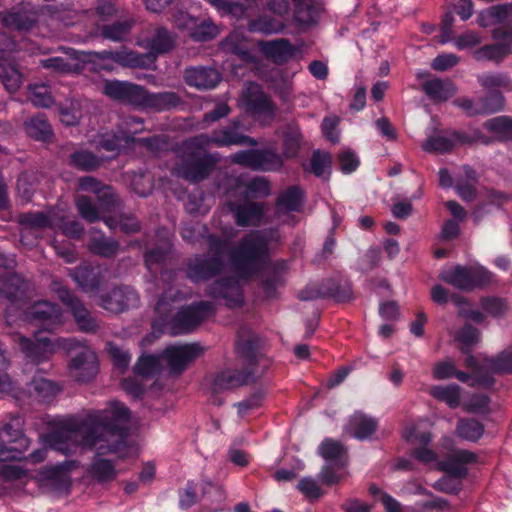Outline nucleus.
<instances>
[{
	"label": "nucleus",
	"mask_w": 512,
	"mask_h": 512,
	"mask_svg": "<svg viewBox=\"0 0 512 512\" xmlns=\"http://www.w3.org/2000/svg\"><path fill=\"white\" fill-rule=\"evenodd\" d=\"M129 408L119 401L110 403L109 409L88 413L84 419L88 425L87 443L97 445V456L118 454L128 451L130 434L126 424L130 421Z\"/></svg>",
	"instance_id": "1"
},
{
	"label": "nucleus",
	"mask_w": 512,
	"mask_h": 512,
	"mask_svg": "<svg viewBox=\"0 0 512 512\" xmlns=\"http://www.w3.org/2000/svg\"><path fill=\"white\" fill-rule=\"evenodd\" d=\"M154 310L158 318L153 321V328L171 336L190 334L215 314L214 305L209 301L201 300L182 306L170 316L172 304L165 295L159 297Z\"/></svg>",
	"instance_id": "2"
},
{
	"label": "nucleus",
	"mask_w": 512,
	"mask_h": 512,
	"mask_svg": "<svg viewBox=\"0 0 512 512\" xmlns=\"http://www.w3.org/2000/svg\"><path fill=\"white\" fill-rule=\"evenodd\" d=\"M269 257L268 239L259 230L245 234L230 252L233 266L246 274L257 273Z\"/></svg>",
	"instance_id": "3"
},
{
	"label": "nucleus",
	"mask_w": 512,
	"mask_h": 512,
	"mask_svg": "<svg viewBox=\"0 0 512 512\" xmlns=\"http://www.w3.org/2000/svg\"><path fill=\"white\" fill-rule=\"evenodd\" d=\"M88 425L83 418H72L49 433L40 436L44 446L65 456L76 452L79 446L86 449H97V445L87 443Z\"/></svg>",
	"instance_id": "4"
},
{
	"label": "nucleus",
	"mask_w": 512,
	"mask_h": 512,
	"mask_svg": "<svg viewBox=\"0 0 512 512\" xmlns=\"http://www.w3.org/2000/svg\"><path fill=\"white\" fill-rule=\"evenodd\" d=\"M15 426H19L18 419L5 423L0 430V462L29 459L36 464L44 461L49 447L43 445L42 448L32 451L26 457L25 452L30 446V440L22 429Z\"/></svg>",
	"instance_id": "5"
},
{
	"label": "nucleus",
	"mask_w": 512,
	"mask_h": 512,
	"mask_svg": "<svg viewBox=\"0 0 512 512\" xmlns=\"http://www.w3.org/2000/svg\"><path fill=\"white\" fill-rule=\"evenodd\" d=\"M439 278L459 290L472 291L487 286L491 282V273L483 267L456 265L441 272Z\"/></svg>",
	"instance_id": "6"
},
{
	"label": "nucleus",
	"mask_w": 512,
	"mask_h": 512,
	"mask_svg": "<svg viewBox=\"0 0 512 512\" xmlns=\"http://www.w3.org/2000/svg\"><path fill=\"white\" fill-rule=\"evenodd\" d=\"M52 291L57 298L71 312L79 330L85 333H94L98 329L96 319L91 315L90 311L85 307L83 302L61 282L53 281L51 284Z\"/></svg>",
	"instance_id": "7"
},
{
	"label": "nucleus",
	"mask_w": 512,
	"mask_h": 512,
	"mask_svg": "<svg viewBox=\"0 0 512 512\" xmlns=\"http://www.w3.org/2000/svg\"><path fill=\"white\" fill-rule=\"evenodd\" d=\"M42 10L43 6L35 4L33 0H23L9 10L0 12V19L9 30L27 32L36 26Z\"/></svg>",
	"instance_id": "8"
},
{
	"label": "nucleus",
	"mask_w": 512,
	"mask_h": 512,
	"mask_svg": "<svg viewBox=\"0 0 512 512\" xmlns=\"http://www.w3.org/2000/svg\"><path fill=\"white\" fill-rule=\"evenodd\" d=\"M26 318L38 327L36 333H54L64 323L63 311L60 306L50 301H37L25 311Z\"/></svg>",
	"instance_id": "9"
},
{
	"label": "nucleus",
	"mask_w": 512,
	"mask_h": 512,
	"mask_svg": "<svg viewBox=\"0 0 512 512\" xmlns=\"http://www.w3.org/2000/svg\"><path fill=\"white\" fill-rule=\"evenodd\" d=\"M232 162L253 171H276L283 162L281 157L270 149H247L232 155Z\"/></svg>",
	"instance_id": "10"
},
{
	"label": "nucleus",
	"mask_w": 512,
	"mask_h": 512,
	"mask_svg": "<svg viewBox=\"0 0 512 512\" xmlns=\"http://www.w3.org/2000/svg\"><path fill=\"white\" fill-rule=\"evenodd\" d=\"M219 160L218 153L189 152L182 159V176L190 182H200L213 172Z\"/></svg>",
	"instance_id": "11"
},
{
	"label": "nucleus",
	"mask_w": 512,
	"mask_h": 512,
	"mask_svg": "<svg viewBox=\"0 0 512 512\" xmlns=\"http://www.w3.org/2000/svg\"><path fill=\"white\" fill-rule=\"evenodd\" d=\"M202 353L203 348L198 343L171 344L161 352V357L166 361L171 374H181Z\"/></svg>",
	"instance_id": "12"
},
{
	"label": "nucleus",
	"mask_w": 512,
	"mask_h": 512,
	"mask_svg": "<svg viewBox=\"0 0 512 512\" xmlns=\"http://www.w3.org/2000/svg\"><path fill=\"white\" fill-rule=\"evenodd\" d=\"M145 88L141 85L120 80H107L103 93L114 101L142 108Z\"/></svg>",
	"instance_id": "13"
},
{
	"label": "nucleus",
	"mask_w": 512,
	"mask_h": 512,
	"mask_svg": "<svg viewBox=\"0 0 512 512\" xmlns=\"http://www.w3.org/2000/svg\"><path fill=\"white\" fill-rule=\"evenodd\" d=\"M242 122L239 118H233L226 125H221L213 129L214 147L223 148L231 146L247 145L251 147L257 146L256 139L245 135L242 132Z\"/></svg>",
	"instance_id": "14"
},
{
	"label": "nucleus",
	"mask_w": 512,
	"mask_h": 512,
	"mask_svg": "<svg viewBox=\"0 0 512 512\" xmlns=\"http://www.w3.org/2000/svg\"><path fill=\"white\" fill-rule=\"evenodd\" d=\"M139 304L140 298L137 291L128 285L116 286L100 297V306L113 313L136 308Z\"/></svg>",
	"instance_id": "15"
},
{
	"label": "nucleus",
	"mask_w": 512,
	"mask_h": 512,
	"mask_svg": "<svg viewBox=\"0 0 512 512\" xmlns=\"http://www.w3.org/2000/svg\"><path fill=\"white\" fill-rule=\"evenodd\" d=\"M235 348L244 368L251 369L254 374L263 356L260 337L252 332L238 334Z\"/></svg>",
	"instance_id": "16"
},
{
	"label": "nucleus",
	"mask_w": 512,
	"mask_h": 512,
	"mask_svg": "<svg viewBox=\"0 0 512 512\" xmlns=\"http://www.w3.org/2000/svg\"><path fill=\"white\" fill-rule=\"evenodd\" d=\"M225 268L224 259H218L210 256H197L187 265L186 275L193 283L208 281Z\"/></svg>",
	"instance_id": "17"
},
{
	"label": "nucleus",
	"mask_w": 512,
	"mask_h": 512,
	"mask_svg": "<svg viewBox=\"0 0 512 512\" xmlns=\"http://www.w3.org/2000/svg\"><path fill=\"white\" fill-rule=\"evenodd\" d=\"M209 295L225 300L229 308H240L244 304V293L238 280L231 276L218 279L209 287Z\"/></svg>",
	"instance_id": "18"
},
{
	"label": "nucleus",
	"mask_w": 512,
	"mask_h": 512,
	"mask_svg": "<svg viewBox=\"0 0 512 512\" xmlns=\"http://www.w3.org/2000/svg\"><path fill=\"white\" fill-rule=\"evenodd\" d=\"M117 14L115 4L110 1H98L94 10H85L81 12H68L62 14L59 18L65 27L81 26L91 16L97 15L102 22L109 21Z\"/></svg>",
	"instance_id": "19"
},
{
	"label": "nucleus",
	"mask_w": 512,
	"mask_h": 512,
	"mask_svg": "<svg viewBox=\"0 0 512 512\" xmlns=\"http://www.w3.org/2000/svg\"><path fill=\"white\" fill-rule=\"evenodd\" d=\"M0 297L13 305L25 304L28 298L27 283L16 273L3 272L0 274Z\"/></svg>",
	"instance_id": "20"
},
{
	"label": "nucleus",
	"mask_w": 512,
	"mask_h": 512,
	"mask_svg": "<svg viewBox=\"0 0 512 512\" xmlns=\"http://www.w3.org/2000/svg\"><path fill=\"white\" fill-rule=\"evenodd\" d=\"M478 461L475 452L466 449H457L440 462V469L455 479L462 480L468 475L467 464H474Z\"/></svg>",
	"instance_id": "21"
},
{
	"label": "nucleus",
	"mask_w": 512,
	"mask_h": 512,
	"mask_svg": "<svg viewBox=\"0 0 512 512\" xmlns=\"http://www.w3.org/2000/svg\"><path fill=\"white\" fill-rule=\"evenodd\" d=\"M68 367L71 377L82 383L93 380L98 373L96 356L87 350L77 353L70 360Z\"/></svg>",
	"instance_id": "22"
},
{
	"label": "nucleus",
	"mask_w": 512,
	"mask_h": 512,
	"mask_svg": "<svg viewBox=\"0 0 512 512\" xmlns=\"http://www.w3.org/2000/svg\"><path fill=\"white\" fill-rule=\"evenodd\" d=\"M19 345L26 358L37 364L47 361L54 352L52 340L39 333H35V340L21 337Z\"/></svg>",
	"instance_id": "23"
},
{
	"label": "nucleus",
	"mask_w": 512,
	"mask_h": 512,
	"mask_svg": "<svg viewBox=\"0 0 512 512\" xmlns=\"http://www.w3.org/2000/svg\"><path fill=\"white\" fill-rule=\"evenodd\" d=\"M263 55L273 63L282 65L293 59L297 53L296 47L287 38H278L259 42Z\"/></svg>",
	"instance_id": "24"
},
{
	"label": "nucleus",
	"mask_w": 512,
	"mask_h": 512,
	"mask_svg": "<svg viewBox=\"0 0 512 512\" xmlns=\"http://www.w3.org/2000/svg\"><path fill=\"white\" fill-rule=\"evenodd\" d=\"M221 79V74L213 67L197 66L186 68L184 71L185 83L199 90L213 89Z\"/></svg>",
	"instance_id": "25"
},
{
	"label": "nucleus",
	"mask_w": 512,
	"mask_h": 512,
	"mask_svg": "<svg viewBox=\"0 0 512 512\" xmlns=\"http://www.w3.org/2000/svg\"><path fill=\"white\" fill-rule=\"evenodd\" d=\"M70 276L84 292H96L104 281L102 268L98 265L82 264Z\"/></svg>",
	"instance_id": "26"
},
{
	"label": "nucleus",
	"mask_w": 512,
	"mask_h": 512,
	"mask_svg": "<svg viewBox=\"0 0 512 512\" xmlns=\"http://www.w3.org/2000/svg\"><path fill=\"white\" fill-rule=\"evenodd\" d=\"M321 292L325 298L337 303H346L353 299L352 284L348 278L332 277L321 282Z\"/></svg>",
	"instance_id": "27"
},
{
	"label": "nucleus",
	"mask_w": 512,
	"mask_h": 512,
	"mask_svg": "<svg viewBox=\"0 0 512 512\" xmlns=\"http://www.w3.org/2000/svg\"><path fill=\"white\" fill-rule=\"evenodd\" d=\"M254 381V374L251 369L224 370L219 372L213 382L215 390H229L232 388L247 385Z\"/></svg>",
	"instance_id": "28"
},
{
	"label": "nucleus",
	"mask_w": 512,
	"mask_h": 512,
	"mask_svg": "<svg viewBox=\"0 0 512 512\" xmlns=\"http://www.w3.org/2000/svg\"><path fill=\"white\" fill-rule=\"evenodd\" d=\"M133 25L134 21L132 19L117 20L112 24L102 26L93 23L87 33L90 36H100L104 39L118 42L124 40L129 35Z\"/></svg>",
	"instance_id": "29"
},
{
	"label": "nucleus",
	"mask_w": 512,
	"mask_h": 512,
	"mask_svg": "<svg viewBox=\"0 0 512 512\" xmlns=\"http://www.w3.org/2000/svg\"><path fill=\"white\" fill-rule=\"evenodd\" d=\"M181 103V97L174 91L152 93L145 89L142 108L163 112L175 109Z\"/></svg>",
	"instance_id": "30"
},
{
	"label": "nucleus",
	"mask_w": 512,
	"mask_h": 512,
	"mask_svg": "<svg viewBox=\"0 0 512 512\" xmlns=\"http://www.w3.org/2000/svg\"><path fill=\"white\" fill-rule=\"evenodd\" d=\"M117 129L122 133L130 145L138 141L149 148H153L154 143L157 140V137L155 136L136 140L135 135L143 132L145 129L144 120L138 116L128 115L121 118L117 124Z\"/></svg>",
	"instance_id": "31"
},
{
	"label": "nucleus",
	"mask_w": 512,
	"mask_h": 512,
	"mask_svg": "<svg viewBox=\"0 0 512 512\" xmlns=\"http://www.w3.org/2000/svg\"><path fill=\"white\" fill-rule=\"evenodd\" d=\"M231 211L234 213L235 222L239 227L257 225L264 216V206L259 202L233 204Z\"/></svg>",
	"instance_id": "32"
},
{
	"label": "nucleus",
	"mask_w": 512,
	"mask_h": 512,
	"mask_svg": "<svg viewBox=\"0 0 512 512\" xmlns=\"http://www.w3.org/2000/svg\"><path fill=\"white\" fill-rule=\"evenodd\" d=\"M26 134L35 141L49 143L53 136V129L44 113H37L24 121Z\"/></svg>",
	"instance_id": "33"
},
{
	"label": "nucleus",
	"mask_w": 512,
	"mask_h": 512,
	"mask_svg": "<svg viewBox=\"0 0 512 512\" xmlns=\"http://www.w3.org/2000/svg\"><path fill=\"white\" fill-rule=\"evenodd\" d=\"M378 420L361 412H355L349 420L351 435L360 441L369 439L378 429Z\"/></svg>",
	"instance_id": "34"
},
{
	"label": "nucleus",
	"mask_w": 512,
	"mask_h": 512,
	"mask_svg": "<svg viewBox=\"0 0 512 512\" xmlns=\"http://www.w3.org/2000/svg\"><path fill=\"white\" fill-rule=\"evenodd\" d=\"M93 232L98 233V235L90 237L87 245L89 251L92 254L103 258L115 257L120 249L119 242L115 239L106 237L101 230H97L96 228H93Z\"/></svg>",
	"instance_id": "35"
},
{
	"label": "nucleus",
	"mask_w": 512,
	"mask_h": 512,
	"mask_svg": "<svg viewBox=\"0 0 512 512\" xmlns=\"http://www.w3.org/2000/svg\"><path fill=\"white\" fill-rule=\"evenodd\" d=\"M175 45V35L165 27H158L154 34L147 39L146 48L150 55L157 57L170 52Z\"/></svg>",
	"instance_id": "36"
},
{
	"label": "nucleus",
	"mask_w": 512,
	"mask_h": 512,
	"mask_svg": "<svg viewBox=\"0 0 512 512\" xmlns=\"http://www.w3.org/2000/svg\"><path fill=\"white\" fill-rule=\"evenodd\" d=\"M423 92L433 102H445L455 95L457 89L450 80L434 78L422 84Z\"/></svg>",
	"instance_id": "37"
},
{
	"label": "nucleus",
	"mask_w": 512,
	"mask_h": 512,
	"mask_svg": "<svg viewBox=\"0 0 512 512\" xmlns=\"http://www.w3.org/2000/svg\"><path fill=\"white\" fill-rule=\"evenodd\" d=\"M319 454L328 463H334L338 468H345L347 465L346 447L337 440L325 438L319 445Z\"/></svg>",
	"instance_id": "38"
},
{
	"label": "nucleus",
	"mask_w": 512,
	"mask_h": 512,
	"mask_svg": "<svg viewBox=\"0 0 512 512\" xmlns=\"http://www.w3.org/2000/svg\"><path fill=\"white\" fill-rule=\"evenodd\" d=\"M246 105L248 111L256 115H273L276 110L271 97L260 89L247 94Z\"/></svg>",
	"instance_id": "39"
},
{
	"label": "nucleus",
	"mask_w": 512,
	"mask_h": 512,
	"mask_svg": "<svg viewBox=\"0 0 512 512\" xmlns=\"http://www.w3.org/2000/svg\"><path fill=\"white\" fill-rule=\"evenodd\" d=\"M163 358L159 355L143 354L141 355L133 367L135 375L148 379L159 375L163 370Z\"/></svg>",
	"instance_id": "40"
},
{
	"label": "nucleus",
	"mask_w": 512,
	"mask_h": 512,
	"mask_svg": "<svg viewBox=\"0 0 512 512\" xmlns=\"http://www.w3.org/2000/svg\"><path fill=\"white\" fill-rule=\"evenodd\" d=\"M220 49L225 53L236 55L244 61H248L252 57L245 37L237 32L226 36L220 43Z\"/></svg>",
	"instance_id": "41"
},
{
	"label": "nucleus",
	"mask_w": 512,
	"mask_h": 512,
	"mask_svg": "<svg viewBox=\"0 0 512 512\" xmlns=\"http://www.w3.org/2000/svg\"><path fill=\"white\" fill-rule=\"evenodd\" d=\"M512 52V48L508 43L487 44L473 52V58L476 61H494L501 62L506 56Z\"/></svg>",
	"instance_id": "42"
},
{
	"label": "nucleus",
	"mask_w": 512,
	"mask_h": 512,
	"mask_svg": "<svg viewBox=\"0 0 512 512\" xmlns=\"http://www.w3.org/2000/svg\"><path fill=\"white\" fill-rule=\"evenodd\" d=\"M304 200L305 195L303 190L299 186L293 185L278 196L276 205L289 212H299Z\"/></svg>",
	"instance_id": "43"
},
{
	"label": "nucleus",
	"mask_w": 512,
	"mask_h": 512,
	"mask_svg": "<svg viewBox=\"0 0 512 512\" xmlns=\"http://www.w3.org/2000/svg\"><path fill=\"white\" fill-rule=\"evenodd\" d=\"M91 55L94 60H111L113 63H117L122 66L136 67L140 65L139 56L132 51L102 50L92 52Z\"/></svg>",
	"instance_id": "44"
},
{
	"label": "nucleus",
	"mask_w": 512,
	"mask_h": 512,
	"mask_svg": "<svg viewBox=\"0 0 512 512\" xmlns=\"http://www.w3.org/2000/svg\"><path fill=\"white\" fill-rule=\"evenodd\" d=\"M483 363L495 374H512V345L495 356L485 357Z\"/></svg>",
	"instance_id": "45"
},
{
	"label": "nucleus",
	"mask_w": 512,
	"mask_h": 512,
	"mask_svg": "<svg viewBox=\"0 0 512 512\" xmlns=\"http://www.w3.org/2000/svg\"><path fill=\"white\" fill-rule=\"evenodd\" d=\"M23 75L15 63L0 60V80L7 91L15 92L22 84Z\"/></svg>",
	"instance_id": "46"
},
{
	"label": "nucleus",
	"mask_w": 512,
	"mask_h": 512,
	"mask_svg": "<svg viewBox=\"0 0 512 512\" xmlns=\"http://www.w3.org/2000/svg\"><path fill=\"white\" fill-rule=\"evenodd\" d=\"M484 431V425L474 418H461L457 422L456 434L463 440L477 442Z\"/></svg>",
	"instance_id": "47"
},
{
	"label": "nucleus",
	"mask_w": 512,
	"mask_h": 512,
	"mask_svg": "<svg viewBox=\"0 0 512 512\" xmlns=\"http://www.w3.org/2000/svg\"><path fill=\"white\" fill-rule=\"evenodd\" d=\"M430 395L436 400L446 403L451 409H455L460 405V386L457 384L433 386L430 390Z\"/></svg>",
	"instance_id": "48"
},
{
	"label": "nucleus",
	"mask_w": 512,
	"mask_h": 512,
	"mask_svg": "<svg viewBox=\"0 0 512 512\" xmlns=\"http://www.w3.org/2000/svg\"><path fill=\"white\" fill-rule=\"evenodd\" d=\"M455 340L460 344L461 353L472 352L474 346L480 341V331L470 323H465L455 334Z\"/></svg>",
	"instance_id": "49"
},
{
	"label": "nucleus",
	"mask_w": 512,
	"mask_h": 512,
	"mask_svg": "<svg viewBox=\"0 0 512 512\" xmlns=\"http://www.w3.org/2000/svg\"><path fill=\"white\" fill-rule=\"evenodd\" d=\"M302 142L303 135L299 127L295 124L288 125L283 137L285 156L288 158L296 157L300 151Z\"/></svg>",
	"instance_id": "50"
},
{
	"label": "nucleus",
	"mask_w": 512,
	"mask_h": 512,
	"mask_svg": "<svg viewBox=\"0 0 512 512\" xmlns=\"http://www.w3.org/2000/svg\"><path fill=\"white\" fill-rule=\"evenodd\" d=\"M70 165L79 170L90 172L100 167L101 159L91 151L78 150L70 155Z\"/></svg>",
	"instance_id": "51"
},
{
	"label": "nucleus",
	"mask_w": 512,
	"mask_h": 512,
	"mask_svg": "<svg viewBox=\"0 0 512 512\" xmlns=\"http://www.w3.org/2000/svg\"><path fill=\"white\" fill-rule=\"evenodd\" d=\"M90 472L99 483L112 481L117 476V470L112 461L104 458L95 459L91 464Z\"/></svg>",
	"instance_id": "52"
},
{
	"label": "nucleus",
	"mask_w": 512,
	"mask_h": 512,
	"mask_svg": "<svg viewBox=\"0 0 512 512\" xmlns=\"http://www.w3.org/2000/svg\"><path fill=\"white\" fill-rule=\"evenodd\" d=\"M271 186L269 181L263 176H256L245 184L243 195L246 199H260L269 196Z\"/></svg>",
	"instance_id": "53"
},
{
	"label": "nucleus",
	"mask_w": 512,
	"mask_h": 512,
	"mask_svg": "<svg viewBox=\"0 0 512 512\" xmlns=\"http://www.w3.org/2000/svg\"><path fill=\"white\" fill-rule=\"evenodd\" d=\"M422 149L428 153L446 154L453 150L454 143L450 139L449 135H433L427 137V139L421 145Z\"/></svg>",
	"instance_id": "54"
},
{
	"label": "nucleus",
	"mask_w": 512,
	"mask_h": 512,
	"mask_svg": "<svg viewBox=\"0 0 512 512\" xmlns=\"http://www.w3.org/2000/svg\"><path fill=\"white\" fill-rule=\"evenodd\" d=\"M31 388L43 401H50L61 392V387L56 382L45 378H33Z\"/></svg>",
	"instance_id": "55"
},
{
	"label": "nucleus",
	"mask_w": 512,
	"mask_h": 512,
	"mask_svg": "<svg viewBox=\"0 0 512 512\" xmlns=\"http://www.w3.org/2000/svg\"><path fill=\"white\" fill-rule=\"evenodd\" d=\"M504 96L498 89L490 90L486 96L479 98L482 115L497 113L504 108Z\"/></svg>",
	"instance_id": "56"
},
{
	"label": "nucleus",
	"mask_w": 512,
	"mask_h": 512,
	"mask_svg": "<svg viewBox=\"0 0 512 512\" xmlns=\"http://www.w3.org/2000/svg\"><path fill=\"white\" fill-rule=\"evenodd\" d=\"M19 224L28 229H45L51 227V219L44 212H26L19 216Z\"/></svg>",
	"instance_id": "57"
},
{
	"label": "nucleus",
	"mask_w": 512,
	"mask_h": 512,
	"mask_svg": "<svg viewBox=\"0 0 512 512\" xmlns=\"http://www.w3.org/2000/svg\"><path fill=\"white\" fill-rule=\"evenodd\" d=\"M99 146L108 152H117L130 146L126 138L117 129L114 133H105L99 139Z\"/></svg>",
	"instance_id": "58"
},
{
	"label": "nucleus",
	"mask_w": 512,
	"mask_h": 512,
	"mask_svg": "<svg viewBox=\"0 0 512 512\" xmlns=\"http://www.w3.org/2000/svg\"><path fill=\"white\" fill-rule=\"evenodd\" d=\"M266 393L263 389L254 390L249 397L234 404L237 407V413L240 417L245 416L250 410L257 409L262 406Z\"/></svg>",
	"instance_id": "59"
},
{
	"label": "nucleus",
	"mask_w": 512,
	"mask_h": 512,
	"mask_svg": "<svg viewBox=\"0 0 512 512\" xmlns=\"http://www.w3.org/2000/svg\"><path fill=\"white\" fill-rule=\"evenodd\" d=\"M481 308L492 317L503 316L508 308L505 299L495 296H486L480 299Z\"/></svg>",
	"instance_id": "60"
},
{
	"label": "nucleus",
	"mask_w": 512,
	"mask_h": 512,
	"mask_svg": "<svg viewBox=\"0 0 512 512\" xmlns=\"http://www.w3.org/2000/svg\"><path fill=\"white\" fill-rule=\"evenodd\" d=\"M76 207L80 216L88 223L100 220L99 211L88 196H79L76 200Z\"/></svg>",
	"instance_id": "61"
},
{
	"label": "nucleus",
	"mask_w": 512,
	"mask_h": 512,
	"mask_svg": "<svg viewBox=\"0 0 512 512\" xmlns=\"http://www.w3.org/2000/svg\"><path fill=\"white\" fill-rule=\"evenodd\" d=\"M484 128L489 132L507 136L512 134V117L509 116H497L488 119L484 123Z\"/></svg>",
	"instance_id": "62"
},
{
	"label": "nucleus",
	"mask_w": 512,
	"mask_h": 512,
	"mask_svg": "<svg viewBox=\"0 0 512 512\" xmlns=\"http://www.w3.org/2000/svg\"><path fill=\"white\" fill-rule=\"evenodd\" d=\"M218 34L217 26L208 20H204L191 30V37L198 42H206L215 38Z\"/></svg>",
	"instance_id": "63"
},
{
	"label": "nucleus",
	"mask_w": 512,
	"mask_h": 512,
	"mask_svg": "<svg viewBox=\"0 0 512 512\" xmlns=\"http://www.w3.org/2000/svg\"><path fill=\"white\" fill-rule=\"evenodd\" d=\"M344 468H338L334 463H327L322 466L319 473L320 481L326 486H333L345 478Z\"/></svg>",
	"instance_id": "64"
}]
</instances>
